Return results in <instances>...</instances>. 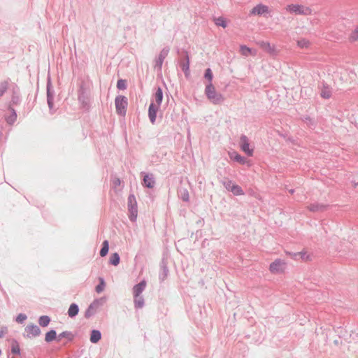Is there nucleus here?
<instances>
[{
    "label": "nucleus",
    "mask_w": 358,
    "mask_h": 358,
    "mask_svg": "<svg viewBox=\"0 0 358 358\" xmlns=\"http://www.w3.org/2000/svg\"><path fill=\"white\" fill-rule=\"evenodd\" d=\"M78 101L80 104V108L83 112H90L91 109V104L89 97V89L84 80L81 81L78 85Z\"/></svg>",
    "instance_id": "1"
},
{
    "label": "nucleus",
    "mask_w": 358,
    "mask_h": 358,
    "mask_svg": "<svg viewBox=\"0 0 358 358\" xmlns=\"http://www.w3.org/2000/svg\"><path fill=\"white\" fill-rule=\"evenodd\" d=\"M205 94L208 99L213 104H220L224 100L223 95L216 91L213 83L206 85Z\"/></svg>",
    "instance_id": "2"
},
{
    "label": "nucleus",
    "mask_w": 358,
    "mask_h": 358,
    "mask_svg": "<svg viewBox=\"0 0 358 358\" xmlns=\"http://www.w3.org/2000/svg\"><path fill=\"white\" fill-rule=\"evenodd\" d=\"M128 217L131 222H135L138 216V206L135 195L131 193L127 199Z\"/></svg>",
    "instance_id": "3"
},
{
    "label": "nucleus",
    "mask_w": 358,
    "mask_h": 358,
    "mask_svg": "<svg viewBox=\"0 0 358 358\" xmlns=\"http://www.w3.org/2000/svg\"><path fill=\"white\" fill-rule=\"evenodd\" d=\"M46 94L47 103L49 108L50 113L53 114L56 111V109L54 107L55 90L52 84V80L50 75H48L47 78Z\"/></svg>",
    "instance_id": "4"
},
{
    "label": "nucleus",
    "mask_w": 358,
    "mask_h": 358,
    "mask_svg": "<svg viewBox=\"0 0 358 358\" xmlns=\"http://www.w3.org/2000/svg\"><path fill=\"white\" fill-rule=\"evenodd\" d=\"M116 113L121 117H124L128 106V99L124 95H117L115 99Z\"/></svg>",
    "instance_id": "5"
},
{
    "label": "nucleus",
    "mask_w": 358,
    "mask_h": 358,
    "mask_svg": "<svg viewBox=\"0 0 358 358\" xmlns=\"http://www.w3.org/2000/svg\"><path fill=\"white\" fill-rule=\"evenodd\" d=\"M179 66L183 71L185 78H189L190 76V57L188 51L185 49L182 50Z\"/></svg>",
    "instance_id": "6"
},
{
    "label": "nucleus",
    "mask_w": 358,
    "mask_h": 358,
    "mask_svg": "<svg viewBox=\"0 0 358 358\" xmlns=\"http://www.w3.org/2000/svg\"><path fill=\"white\" fill-rule=\"evenodd\" d=\"M285 9L288 13L295 15H309L312 13V9L310 7H305L298 3L288 4Z\"/></svg>",
    "instance_id": "7"
},
{
    "label": "nucleus",
    "mask_w": 358,
    "mask_h": 358,
    "mask_svg": "<svg viewBox=\"0 0 358 358\" xmlns=\"http://www.w3.org/2000/svg\"><path fill=\"white\" fill-rule=\"evenodd\" d=\"M286 267V262L280 258H277L269 264L268 271L272 274H282L285 273Z\"/></svg>",
    "instance_id": "8"
},
{
    "label": "nucleus",
    "mask_w": 358,
    "mask_h": 358,
    "mask_svg": "<svg viewBox=\"0 0 358 358\" xmlns=\"http://www.w3.org/2000/svg\"><path fill=\"white\" fill-rule=\"evenodd\" d=\"M106 301V297H100L94 299V301L88 306L85 312V317L90 318L96 313V309Z\"/></svg>",
    "instance_id": "9"
},
{
    "label": "nucleus",
    "mask_w": 358,
    "mask_h": 358,
    "mask_svg": "<svg viewBox=\"0 0 358 358\" xmlns=\"http://www.w3.org/2000/svg\"><path fill=\"white\" fill-rule=\"evenodd\" d=\"M239 148L248 157H252L254 155V148L250 147V141L245 134H241L239 141Z\"/></svg>",
    "instance_id": "10"
},
{
    "label": "nucleus",
    "mask_w": 358,
    "mask_h": 358,
    "mask_svg": "<svg viewBox=\"0 0 358 358\" xmlns=\"http://www.w3.org/2000/svg\"><path fill=\"white\" fill-rule=\"evenodd\" d=\"M271 13V10H270L269 7L262 3H259L255 6L250 10V15L251 16H264L267 17V15H270Z\"/></svg>",
    "instance_id": "11"
},
{
    "label": "nucleus",
    "mask_w": 358,
    "mask_h": 358,
    "mask_svg": "<svg viewBox=\"0 0 358 358\" xmlns=\"http://www.w3.org/2000/svg\"><path fill=\"white\" fill-rule=\"evenodd\" d=\"M257 44L271 57L278 55L280 51L276 48L275 45H271V43L266 41H259Z\"/></svg>",
    "instance_id": "12"
},
{
    "label": "nucleus",
    "mask_w": 358,
    "mask_h": 358,
    "mask_svg": "<svg viewBox=\"0 0 358 358\" xmlns=\"http://www.w3.org/2000/svg\"><path fill=\"white\" fill-rule=\"evenodd\" d=\"M141 176L142 177L141 184L143 187L152 189L155 187L156 181L152 173L143 171L141 173Z\"/></svg>",
    "instance_id": "13"
},
{
    "label": "nucleus",
    "mask_w": 358,
    "mask_h": 358,
    "mask_svg": "<svg viewBox=\"0 0 358 358\" xmlns=\"http://www.w3.org/2000/svg\"><path fill=\"white\" fill-rule=\"evenodd\" d=\"M228 155L231 160L241 165H247L249 167L252 165L251 162L246 157L242 156L236 150L229 151Z\"/></svg>",
    "instance_id": "14"
},
{
    "label": "nucleus",
    "mask_w": 358,
    "mask_h": 358,
    "mask_svg": "<svg viewBox=\"0 0 358 358\" xmlns=\"http://www.w3.org/2000/svg\"><path fill=\"white\" fill-rule=\"evenodd\" d=\"M159 266L160 272L159 273V280L160 282H162L167 278L169 273L167 258L165 257L164 255H163L162 258Z\"/></svg>",
    "instance_id": "15"
},
{
    "label": "nucleus",
    "mask_w": 358,
    "mask_h": 358,
    "mask_svg": "<svg viewBox=\"0 0 358 358\" xmlns=\"http://www.w3.org/2000/svg\"><path fill=\"white\" fill-rule=\"evenodd\" d=\"M169 51L170 48L168 46H166L162 48V50L160 51L159 55L155 58V68L159 70L162 69L164 59L168 56Z\"/></svg>",
    "instance_id": "16"
},
{
    "label": "nucleus",
    "mask_w": 358,
    "mask_h": 358,
    "mask_svg": "<svg viewBox=\"0 0 358 358\" xmlns=\"http://www.w3.org/2000/svg\"><path fill=\"white\" fill-rule=\"evenodd\" d=\"M24 330L27 334L24 335V336L27 338L38 336L41 333V329L36 324L33 323L28 324L25 327Z\"/></svg>",
    "instance_id": "17"
},
{
    "label": "nucleus",
    "mask_w": 358,
    "mask_h": 358,
    "mask_svg": "<svg viewBox=\"0 0 358 358\" xmlns=\"http://www.w3.org/2000/svg\"><path fill=\"white\" fill-rule=\"evenodd\" d=\"M159 108H160V106H156L153 101H151V103L149 105L148 117H149L150 122L152 124H154L156 122L157 112H158Z\"/></svg>",
    "instance_id": "18"
},
{
    "label": "nucleus",
    "mask_w": 358,
    "mask_h": 358,
    "mask_svg": "<svg viewBox=\"0 0 358 358\" xmlns=\"http://www.w3.org/2000/svg\"><path fill=\"white\" fill-rule=\"evenodd\" d=\"M8 110L10 112V115H5V121L8 125L12 126L17 120V113L16 110L10 105H8Z\"/></svg>",
    "instance_id": "19"
},
{
    "label": "nucleus",
    "mask_w": 358,
    "mask_h": 358,
    "mask_svg": "<svg viewBox=\"0 0 358 358\" xmlns=\"http://www.w3.org/2000/svg\"><path fill=\"white\" fill-rule=\"evenodd\" d=\"M330 206L329 204L320 203L318 202H315L310 203L308 207V210L310 212H323L329 208Z\"/></svg>",
    "instance_id": "20"
},
{
    "label": "nucleus",
    "mask_w": 358,
    "mask_h": 358,
    "mask_svg": "<svg viewBox=\"0 0 358 358\" xmlns=\"http://www.w3.org/2000/svg\"><path fill=\"white\" fill-rule=\"evenodd\" d=\"M147 285V282L145 279H142L138 283L134 285L132 288L133 295L136 296L141 295L145 290Z\"/></svg>",
    "instance_id": "21"
},
{
    "label": "nucleus",
    "mask_w": 358,
    "mask_h": 358,
    "mask_svg": "<svg viewBox=\"0 0 358 358\" xmlns=\"http://www.w3.org/2000/svg\"><path fill=\"white\" fill-rule=\"evenodd\" d=\"M320 94V96L324 99H330L332 94L331 87L324 81L322 82V88Z\"/></svg>",
    "instance_id": "22"
},
{
    "label": "nucleus",
    "mask_w": 358,
    "mask_h": 358,
    "mask_svg": "<svg viewBox=\"0 0 358 358\" xmlns=\"http://www.w3.org/2000/svg\"><path fill=\"white\" fill-rule=\"evenodd\" d=\"M102 334L99 329H92L90 332V341L92 343L96 344L101 339Z\"/></svg>",
    "instance_id": "23"
},
{
    "label": "nucleus",
    "mask_w": 358,
    "mask_h": 358,
    "mask_svg": "<svg viewBox=\"0 0 358 358\" xmlns=\"http://www.w3.org/2000/svg\"><path fill=\"white\" fill-rule=\"evenodd\" d=\"M240 52L245 57H248L249 55L255 56L257 54V51L255 50L244 44L240 45Z\"/></svg>",
    "instance_id": "24"
},
{
    "label": "nucleus",
    "mask_w": 358,
    "mask_h": 358,
    "mask_svg": "<svg viewBox=\"0 0 358 358\" xmlns=\"http://www.w3.org/2000/svg\"><path fill=\"white\" fill-rule=\"evenodd\" d=\"M58 335L57 334V331L55 329H50L45 333V341L46 343H51L54 341L57 342Z\"/></svg>",
    "instance_id": "25"
},
{
    "label": "nucleus",
    "mask_w": 358,
    "mask_h": 358,
    "mask_svg": "<svg viewBox=\"0 0 358 358\" xmlns=\"http://www.w3.org/2000/svg\"><path fill=\"white\" fill-rule=\"evenodd\" d=\"M154 99L156 102L155 105L160 106L163 101V90L160 86H157L154 93Z\"/></svg>",
    "instance_id": "26"
},
{
    "label": "nucleus",
    "mask_w": 358,
    "mask_h": 358,
    "mask_svg": "<svg viewBox=\"0 0 358 358\" xmlns=\"http://www.w3.org/2000/svg\"><path fill=\"white\" fill-rule=\"evenodd\" d=\"M300 119L306 124L307 127L311 129L316 127L317 122L314 118L310 117L309 115H306L300 117Z\"/></svg>",
    "instance_id": "27"
},
{
    "label": "nucleus",
    "mask_w": 358,
    "mask_h": 358,
    "mask_svg": "<svg viewBox=\"0 0 358 358\" xmlns=\"http://www.w3.org/2000/svg\"><path fill=\"white\" fill-rule=\"evenodd\" d=\"M178 195L179 199H180L182 201H189V194L187 188L183 187H179L178 189Z\"/></svg>",
    "instance_id": "28"
},
{
    "label": "nucleus",
    "mask_w": 358,
    "mask_h": 358,
    "mask_svg": "<svg viewBox=\"0 0 358 358\" xmlns=\"http://www.w3.org/2000/svg\"><path fill=\"white\" fill-rule=\"evenodd\" d=\"M79 306L76 303H72L68 309V316L70 318H75L79 313Z\"/></svg>",
    "instance_id": "29"
},
{
    "label": "nucleus",
    "mask_w": 358,
    "mask_h": 358,
    "mask_svg": "<svg viewBox=\"0 0 358 358\" xmlns=\"http://www.w3.org/2000/svg\"><path fill=\"white\" fill-rule=\"evenodd\" d=\"M134 297V308L136 309H141L144 307L145 306V299L142 295H133Z\"/></svg>",
    "instance_id": "30"
},
{
    "label": "nucleus",
    "mask_w": 358,
    "mask_h": 358,
    "mask_svg": "<svg viewBox=\"0 0 358 358\" xmlns=\"http://www.w3.org/2000/svg\"><path fill=\"white\" fill-rule=\"evenodd\" d=\"M74 334L71 331H64L58 335L57 342H59L62 338H66L68 341L71 342L74 339Z\"/></svg>",
    "instance_id": "31"
},
{
    "label": "nucleus",
    "mask_w": 358,
    "mask_h": 358,
    "mask_svg": "<svg viewBox=\"0 0 358 358\" xmlns=\"http://www.w3.org/2000/svg\"><path fill=\"white\" fill-rule=\"evenodd\" d=\"M10 81V78H8L0 83V97H2L8 90Z\"/></svg>",
    "instance_id": "32"
},
{
    "label": "nucleus",
    "mask_w": 358,
    "mask_h": 358,
    "mask_svg": "<svg viewBox=\"0 0 358 358\" xmlns=\"http://www.w3.org/2000/svg\"><path fill=\"white\" fill-rule=\"evenodd\" d=\"M98 280L99 283L95 286V292L97 294H100L104 290L106 283L103 277L100 276Z\"/></svg>",
    "instance_id": "33"
},
{
    "label": "nucleus",
    "mask_w": 358,
    "mask_h": 358,
    "mask_svg": "<svg viewBox=\"0 0 358 358\" xmlns=\"http://www.w3.org/2000/svg\"><path fill=\"white\" fill-rule=\"evenodd\" d=\"M109 251V242L108 240H104L102 243L101 248L99 251L101 257H106Z\"/></svg>",
    "instance_id": "34"
},
{
    "label": "nucleus",
    "mask_w": 358,
    "mask_h": 358,
    "mask_svg": "<svg viewBox=\"0 0 358 358\" xmlns=\"http://www.w3.org/2000/svg\"><path fill=\"white\" fill-rule=\"evenodd\" d=\"M120 262V257L117 252H114L110 255L108 263L113 266H117Z\"/></svg>",
    "instance_id": "35"
},
{
    "label": "nucleus",
    "mask_w": 358,
    "mask_h": 358,
    "mask_svg": "<svg viewBox=\"0 0 358 358\" xmlns=\"http://www.w3.org/2000/svg\"><path fill=\"white\" fill-rule=\"evenodd\" d=\"M11 353L14 355H20L21 350L20 348V345L17 340L13 339L10 348Z\"/></svg>",
    "instance_id": "36"
},
{
    "label": "nucleus",
    "mask_w": 358,
    "mask_h": 358,
    "mask_svg": "<svg viewBox=\"0 0 358 358\" xmlns=\"http://www.w3.org/2000/svg\"><path fill=\"white\" fill-rule=\"evenodd\" d=\"M51 322V318L48 315H41L38 317V324L42 327H46Z\"/></svg>",
    "instance_id": "37"
},
{
    "label": "nucleus",
    "mask_w": 358,
    "mask_h": 358,
    "mask_svg": "<svg viewBox=\"0 0 358 358\" xmlns=\"http://www.w3.org/2000/svg\"><path fill=\"white\" fill-rule=\"evenodd\" d=\"M128 83L126 79L119 78L117 81V89L120 91H124L127 88Z\"/></svg>",
    "instance_id": "38"
},
{
    "label": "nucleus",
    "mask_w": 358,
    "mask_h": 358,
    "mask_svg": "<svg viewBox=\"0 0 358 358\" xmlns=\"http://www.w3.org/2000/svg\"><path fill=\"white\" fill-rule=\"evenodd\" d=\"M230 192H232L234 196H241L245 194L243 188L236 183L235 185L231 187V190Z\"/></svg>",
    "instance_id": "39"
},
{
    "label": "nucleus",
    "mask_w": 358,
    "mask_h": 358,
    "mask_svg": "<svg viewBox=\"0 0 358 358\" xmlns=\"http://www.w3.org/2000/svg\"><path fill=\"white\" fill-rule=\"evenodd\" d=\"M213 73L210 68H207L203 74V78L208 81V84L213 83Z\"/></svg>",
    "instance_id": "40"
},
{
    "label": "nucleus",
    "mask_w": 358,
    "mask_h": 358,
    "mask_svg": "<svg viewBox=\"0 0 358 358\" xmlns=\"http://www.w3.org/2000/svg\"><path fill=\"white\" fill-rule=\"evenodd\" d=\"M215 24L218 27H222V28H226L228 25L227 21L224 17H218L216 18L215 20Z\"/></svg>",
    "instance_id": "41"
},
{
    "label": "nucleus",
    "mask_w": 358,
    "mask_h": 358,
    "mask_svg": "<svg viewBox=\"0 0 358 358\" xmlns=\"http://www.w3.org/2000/svg\"><path fill=\"white\" fill-rule=\"evenodd\" d=\"M222 183L223 186L229 192L231 190V187L236 185L235 182H234L228 178H224V180L222 181Z\"/></svg>",
    "instance_id": "42"
},
{
    "label": "nucleus",
    "mask_w": 358,
    "mask_h": 358,
    "mask_svg": "<svg viewBox=\"0 0 358 358\" xmlns=\"http://www.w3.org/2000/svg\"><path fill=\"white\" fill-rule=\"evenodd\" d=\"M299 254V259H301L304 262L311 261L312 257L311 255L308 254L306 252L302 250L301 252H298Z\"/></svg>",
    "instance_id": "43"
},
{
    "label": "nucleus",
    "mask_w": 358,
    "mask_h": 358,
    "mask_svg": "<svg viewBox=\"0 0 358 358\" xmlns=\"http://www.w3.org/2000/svg\"><path fill=\"white\" fill-rule=\"evenodd\" d=\"M21 101V98L20 94H12L11 100L9 103L10 106H17L19 105Z\"/></svg>",
    "instance_id": "44"
},
{
    "label": "nucleus",
    "mask_w": 358,
    "mask_h": 358,
    "mask_svg": "<svg viewBox=\"0 0 358 358\" xmlns=\"http://www.w3.org/2000/svg\"><path fill=\"white\" fill-rule=\"evenodd\" d=\"M27 319V316L24 313H19L15 317V321L19 324H23L26 320Z\"/></svg>",
    "instance_id": "45"
},
{
    "label": "nucleus",
    "mask_w": 358,
    "mask_h": 358,
    "mask_svg": "<svg viewBox=\"0 0 358 358\" xmlns=\"http://www.w3.org/2000/svg\"><path fill=\"white\" fill-rule=\"evenodd\" d=\"M350 40L357 41L358 40V29L356 27L350 35Z\"/></svg>",
    "instance_id": "46"
},
{
    "label": "nucleus",
    "mask_w": 358,
    "mask_h": 358,
    "mask_svg": "<svg viewBox=\"0 0 358 358\" xmlns=\"http://www.w3.org/2000/svg\"><path fill=\"white\" fill-rule=\"evenodd\" d=\"M285 254L287 256L289 257L291 259L294 260H298L299 259V254L297 252H293L290 251H285Z\"/></svg>",
    "instance_id": "47"
},
{
    "label": "nucleus",
    "mask_w": 358,
    "mask_h": 358,
    "mask_svg": "<svg viewBox=\"0 0 358 358\" xmlns=\"http://www.w3.org/2000/svg\"><path fill=\"white\" fill-rule=\"evenodd\" d=\"M10 87H12V94H20V89L15 83H11Z\"/></svg>",
    "instance_id": "48"
},
{
    "label": "nucleus",
    "mask_w": 358,
    "mask_h": 358,
    "mask_svg": "<svg viewBox=\"0 0 358 358\" xmlns=\"http://www.w3.org/2000/svg\"><path fill=\"white\" fill-rule=\"evenodd\" d=\"M309 45V42L303 39V40H301V41H298V45L301 48H307Z\"/></svg>",
    "instance_id": "49"
},
{
    "label": "nucleus",
    "mask_w": 358,
    "mask_h": 358,
    "mask_svg": "<svg viewBox=\"0 0 358 358\" xmlns=\"http://www.w3.org/2000/svg\"><path fill=\"white\" fill-rule=\"evenodd\" d=\"M7 332V327H4L0 329V338H2Z\"/></svg>",
    "instance_id": "50"
},
{
    "label": "nucleus",
    "mask_w": 358,
    "mask_h": 358,
    "mask_svg": "<svg viewBox=\"0 0 358 358\" xmlns=\"http://www.w3.org/2000/svg\"><path fill=\"white\" fill-rule=\"evenodd\" d=\"M120 184H121V180L119 178H115L113 180V185H114V186L117 187V186L120 185Z\"/></svg>",
    "instance_id": "51"
},
{
    "label": "nucleus",
    "mask_w": 358,
    "mask_h": 358,
    "mask_svg": "<svg viewBox=\"0 0 358 358\" xmlns=\"http://www.w3.org/2000/svg\"><path fill=\"white\" fill-rule=\"evenodd\" d=\"M335 331L338 334L339 337H342L341 335L343 331V328L341 327H338L336 329H335Z\"/></svg>",
    "instance_id": "52"
},
{
    "label": "nucleus",
    "mask_w": 358,
    "mask_h": 358,
    "mask_svg": "<svg viewBox=\"0 0 358 358\" xmlns=\"http://www.w3.org/2000/svg\"><path fill=\"white\" fill-rule=\"evenodd\" d=\"M334 343L335 345H338V343H339V342H338V340H335V341H334Z\"/></svg>",
    "instance_id": "53"
},
{
    "label": "nucleus",
    "mask_w": 358,
    "mask_h": 358,
    "mask_svg": "<svg viewBox=\"0 0 358 358\" xmlns=\"http://www.w3.org/2000/svg\"><path fill=\"white\" fill-rule=\"evenodd\" d=\"M294 192V189H292L289 190L290 194H293Z\"/></svg>",
    "instance_id": "54"
},
{
    "label": "nucleus",
    "mask_w": 358,
    "mask_h": 358,
    "mask_svg": "<svg viewBox=\"0 0 358 358\" xmlns=\"http://www.w3.org/2000/svg\"><path fill=\"white\" fill-rule=\"evenodd\" d=\"M32 108V106H28V109L30 110Z\"/></svg>",
    "instance_id": "55"
},
{
    "label": "nucleus",
    "mask_w": 358,
    "mask_h": 358,
    "mask_svg": "<svg viewBox=\"0 0 358 358\" xmlns=\"http://www.w3.org/2000/svg\"><path fill=\"white\" fill-rule=\"evenodd\" d=\"M1 354H2V351H1V350L0 349V356L1 355Z\"/></svg>",
    "instance_id": "56"
},
{
    "label": "nucleus",
    "mask_w": 358,
    "mask_h": 358,
    "mask_svg": "<svg viewBox=\"0 0 358 358\" xmlns=\"http://www.w3.org/2000/svg\"><path fill=\"white\" fill-rule=\"evenodd\" d=\"M11 358H16V357H12Z\"/></svg>",
    "instance_id": "57"
},
{
    "label": "nucleus",
    "mask_w": 358,
    "mask_h": 358,
    "mask_svg": "<svg viewBox=\"0 0 358 358\" xmlns=\"http://www.w3.org/2000/svg\"><path fill=\"white\" fill-rule=\"evenodd\" d=\"M357 28L358 29V25L357 26Z\"/></svg>",
    "instance_id": "58"
},
{
    "label": "nucleus",
    "mask_w": 358,
    "mask_h": 358,
    "mask_svg": "<svg viewBox=\"0 0 358 358\" xmlns=\"http://www.w3.org/2000/svg\"><path fill=\"white\" fill-rule=\"evenodd\" d=\"M357 185H358V182H357Z\"/></svg>",
    "instance_id": "59"
}]
</instances>
